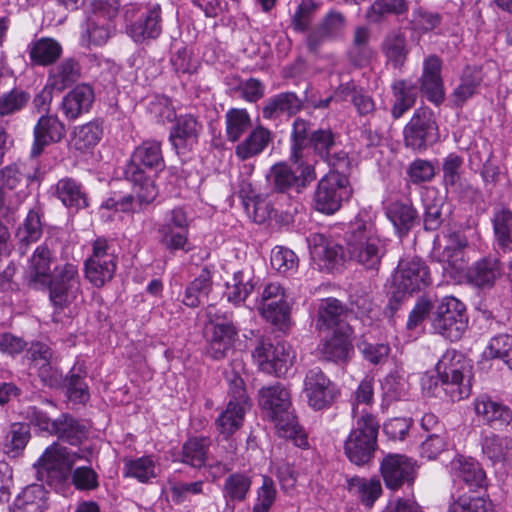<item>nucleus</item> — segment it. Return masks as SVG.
Listing matches in <instances>:
<instances>
[{
  "label": "nucleus",
  "instance_id": "obj_1",
  "mask_svg": "<svg viewBox=\"0 0 512 512\" xmlns=\"http://www.w3.org/2000/svg\"><path fill=\"white\" fill-rule=\"evenodd\" d=\"M26 274L30 287L48 291L49 301L56 310L70 306L81 290L78 266L71 262L56 264L55 254L47 243L34 250Z\"/></svg>",
  "mask_w": 512,
  "mask_h": 512
},
{
  "label": "nucleus",
  "instance_id": "obj_2",
  "mask_svg": "<svg viewBox=\"0 0 512 512\" xmlns=\"http://www.w3.org/2000/svg\"><path fill=\"white\" fill-rule=\"evenodd\" d=\"M164 168L161 145L157 141H144L131 155L125 169V177L133 185L134 193L141 204L152 203L157 195L155 176Z\"/></svg>",
  "mask_w": 512,
  "mask_h": 512
},
{
  "label": "nucleus",
  "instance_id": "obj_3",
  "mask_svg": "<svg viewBox=\"0 0 512 512\" xmlns=\"http://www.w3.org/2000/svg\"><path fill=\"white\" fill-rule=\"evenodd\" d=\"M348 259L365 270L378 271L385 256L386 240L378 234L375 224L356 218L345 233Z\"/></svg>",
  "mask_w": 512,
  "mask_h": 512
},
{
  "label": "nucleus",
  "instance_id": "obj_4",
  "mask_svg": "<svg viewBox=\"0 0 512 512\" xmlns=\"http://www.w3.org/2000/svg\"><path fill=\"white\" fill-rule=\"evenodd\" d=\"M435 369L440 385L435 382L434 395L440 396L443 391L453 402L470 395L469 365L462 354L447 350L438 360Z\"/></svg>",
  "mask_w": 512,
  "mask_h": 512
},
{
  "label": "nucleus",
  "instance_id": "obj_5",
  "mask_svg": "<svg viewBox=\"0 0 512 512\" xmlns=\"http://www.w3.org/2000/svg\"><path fill=\"white\" fill-rule=\"evenodd\" d=\"M291 163L278 162L266 175L271 190L290 200L298 197L317 177L314 164L308 160Z\"/></svg>",
  "mask_w": 512,
  "mask_h": 512
},
{
  "label": "nucleus",
  "instance_id": "obj_6",
  "mask_svg": "<svg viewBox=\"0 0 512 512\" xmlns=\"http://www.w3.org/2000/svg\"><path fill=\"white\" fill-rule=\"evenodd\" d=\"M207 354L215 360L224 358L234 348L238 339L239 327L234 321L232 312L207 308Z\"/></svg>",
  "mask_w": 512,
  "mask_h": 512
},
{
  "label": "nucleus",
  "instance_id": "obj_7",
  "mask_svg": "<svg viewBox=\"0 0 512 512\" xmlns=\"http://www.w3.org/2000/svg\"><path fill=\"white\" fill-rule=\"evenodd\" d=\"M430 284L429 268L422 259L417 257L401 259L393 275V285L396 291L389 299L388 308L394 313L407 295Z\"/></svg>",
  "mask_w": 512,
  "mask_h": 512
},
{
  "label": "nucleus",
  "instance_id": "obj_8",
  "mask_svg": "<svg viewBox=\"0 0 512 512\" xmlns=\"http://www.w3.org/2000/svg\"><path fill=\"white\" fill-rule=\"evenodd\" d=\"M379 427L375 416L362 411L344 445L345 454L352 463L362 466L372 459L377 447Z\"/></svg>",
  "mask_w": 512,
  "mask_h": 512
},
{
  "label": "nucleus",
  "instance_id": "obj_9",
  "mask_svg": "<svg viewBox=\"0 0 512 512\" xmlns=\"http://www.w3.org/2000/svg\"><path fill=\"white\" fill-rule=\"evenodd\" d=\"M431 325L435 333L459 340L468 327L465 305L453 296L444 297L432 312Z\"/></svg>",
  "mask_w": 512,
  "mask_h": 512
},
{
  "label": "nucleus",
  "instance_id": "obj_10",
  "mask_svg": "<svg viewBox=\"0 0 512 512\" xmlns=\"http://www.w3.org/2000/svg\"><path fill=\"white\" fill-rule=\"evenodd\" d=\"M118 262L115 244L104 237L96 238L92 243V253L85 260V275L95 287H102L112 280Z\"/></svg>",
  "mask_w": 512,
  "mask_h": 512
},
{
  "label": "nucleus",
  "instance_id": "obj_11",
  "mask_svg": "<svg viewBox=\"0 0 512 512\" xmlns=\"http://www.w3.org/2000/svg\"><path fill=\"white\" fill-rule=\"evenodd\" d=\"M252 357L262 372L280 377L292 367L296 353L286 342L274 344L270 339L260 338L257 340Z\"/></svg>",
  "mask_w": 512,
  "mask_h": 512
},
{
  "label": "nucleus",
  "instance_id": "obj_12",
  "mask_svg": "<svg viewBox=\"0 0 512 512\" xmlns=\"http://www.w3.org/2000/svg\"><path fill=\"white\" fill-rule=\"evenodd\" d=\"M75 458L88 459L87 455L78 453H74L73 458H71L66 448L53 443L46 448L35 464L38 480L50 486L64 482L72 469Z\"/></svg>",
  "mask_w": 512,
  "mask_h": 512
},
{
  "label": "nucleus",
  "instance_id": "obj_13",
  "mask_svg": "<svg viewBox=\"0 0 512 512\" xmlns=\"http://www.w3.org/2000/svg\"><path fill=\"white\" fill-rule=\"evenodd\" d=\"M351 196V188L346 176L339 173H329L317 185L314 194L315 209L331 215L338 211L344 200Z\"/></svg>",
  "mask_w": 512,
  "mask_h": 512
},
{
  "label": "nucleus",
  "instance_id": "obj_14",
  "mask_svg": "<svg viewBox=\"0 0 512 512\" xmlns=\"http://www.w3.org/2000/svg\"><path fill=\"white\" fill-rule=\"evenodd\" d=\"M405 146L423 151L438 139V126L434 113L428 107L415 110L403 130Z\"/></svg>",
  "mask_w": 512,
  "mask_h": 512
},
{
  "label": "nucleus",
  "instance_id": "obj_15",
  "mask_svg": "<svg viewBox=\"0 0 512 512\" xmlns=\"http://www.w3.org/2000/svg\"><path fill=\"white\" fill-rule=\"evenodd\" d=\"M303 393L315 411L329 408L337 398L336 385L319 368L310 369L304 378Z\"/></svg>",
  "mask_w": 512,
  "mask_h": 512
},
{
  "label": "nucleus",
  "instance_id": "obj_16",
  "mask_svg": "<svg viewBox=\"0 0 512 512\" xmlns=\"http://www.w3.org/2000/svg\"><path fill=\"white\" fill-rule=\"evenodd\" d=\"M380 473L390 490L396 491L404 485L412 486L417 475L416 461L406 455L388 454L381 461Z\"/></svg>",
  "mask_w": 512,
  "mask_h": 512
},
{
  "label": "nucleus",
  "instance_id": "obj_17",
  "mask_svg": "<svg viewBox=\"0 0 512 512\" xmlns=\"http://www.w3.org/2000/svg\"><path fill=\"white\" fill-rule=\"evenodd\" d=\"M162 30V8L158 3H147L139 19L127 26V33L137 43L157 39Z\"/></svg>",
  "mask_w": 512,
  "mask_h": 512
},
{
  "label": "nucleus",
  "instance_id": "obj_18",
  "mask_svg": "<svg viewBox=\"0 0 512 512\" xmlns=\"http://www.w3.org/2000/svg\"><path fill=\"white\" fill-rule=\"evenodd\" d=\"M310 254L322 270L333 271L348 259L347 250L341 245L328 241L323 235L308 238Z\"/></svg>",
  "mask_w": 512,
  "mask_h": 512
},
{
  "label": "nucleus",
  "instance_id": "obj_19",
  "mask_svg": "<svg viewBox=\"0 0 512 512\" xmlns=\"http://www.w3.org/2000/svg\"><path fill=\"white\" fill-rule=\"evenodd\" d=\"M441 70L442 61L438 56L430 55L424 59L420 89L427 100L437 106L442 104L445 99Z\"/></svg>",
  "mask_w": 512,
  "mask_h": 512
},
{
  "label": "nucleus",
  "instance_id": "obj_20",
  "mask_svg": "<svg viewBox=\"0 0 512 512\" xmlns=\"http://www.w3.org/2000/svg\"><path fill=\"white\" fill-rule=\"evenodd\" d=\"M65 134V125L56 115H42L33 130L31 156L38 157L46 146L60 142Z\"/></svg>",
  "mask_w": 512,
  "mask_h": 512
},
{
  "label": "nucleus",
  "instance_id": "obj_21",
  "mask_svg": "<svg viewBox=\"0 0 512 512\" xmlns=\"http://www.w3.org/2000/svg\"><path fill=\"white\" fill-rule=\"evenodd\" d=\"M450 476L453 486L458 489L467 486L469 489L482 487L485 481V472L480 464L472 458L457 456L450 462Z\"/></svg>",
  "mask_w": 512,
  "mask_h": 512
},
{
  "label": "nucleus",
  "instance_id": "obj_22",
  "mask_svg": "<svg viewBox=\"0 0 512 512\" xmlns=\"http://www.w3.org/2000/svg\"><path fill=\"white\" fill-rule=\"evenodd\" d=\"M251 408L250 398L229 397L226 408L220 413L215 421L218 432L228 439L238 431L244 422L247 411Z\"/></svg>",
  "mask_w": 512,
  "mask_h": 512
},
{
  "label": "nucleus",
  "instance_id": "obj_23",
  "mask_svg": "<svg viewBox=\"0 0 512 512\" xmlns=\"http://www.w3.org/2000/svg\"><path fill=\"white\" fill-rule=\"evenodd\" d=\"M334 132L329 128L313 130L310 135L308 154L310 150L330 166L337 167L340 162L346 161V154L338 152Z\"/></svg>",
  "mask_w": 512,
  "mask_h": 512
},
{
  "label": "nucleus",
  "instance_id": "obj_24",
  "mask_svg": "<svg viewBox=\"0 0 512 512\" xmlns=\"http://www.w3.org/2000/svg\"><path fill=\"white\" fill-rule=\"evenodd\" d=\"M202 125L192 115H182L177 118L171 129L169 139L178 154H184L198 143Z\"/></svg>",
  "mask_w": 512,
  "mask_h": 512
},
{
  "label": "nucleus",
  "instance_id": "obj_25",
  "mask_svg": "<svg viewBox=\"0 0 512 512\" xmlns=\"http://www.w3.org/2000/svg\"><path fill=\"white\" fill-rule=\"evenodd\" d=\"M503 274L501 261L495 257H484L476 261L467 271L470 284L481 289L492 288Z\"/></svg>",
  "mask_w": 512,
  "mask_h": 512
},
{
  "label": "nucleus",
  "instance_id": "obj_26",
  "mask_svg": "<svg viewBox=\"0 0 512 512\" xmlns=\"http://www.w3.org/2000/svg\"><path fill=\"white\" fill-rule=\"evenodd\" d=\"M273 141V134L262 125L251 129L247 136L235 147V155L241 160H249L262 154Z\"/></svg>",
  "mask_w": 512,
  "mask_h": 512
},
{
  "label": "nucleus",
  "instance_id": "obj_27",
  "mask_svg": "<svg viewBox=\"0 0 512 512\" xmlns=\"http://www.w3.org/2000/svg\"><path fill=\"white\" fill-rule=\"evenodd\" d=\"M51 435L73 446L82 444L89 435L87 425L69 413H62L54 419Z\"/></svg>",
  "mask_w": 512,
  "mask_h": 512
},
{
  "label": "nucleus",
  "instance_id": "obj_28",
  "mask_svg": "<svg viewBox=\"0 0 512 512\" xmlns=\"http://www.w3.org/2000/svg\"><path fill=\"white\" fill-rule=\"evenodd\" d=\"M94 102V91L88 84L77 85L62 100L61 110L69 120L89 112Z\"/></svg>",
  "mask_w": 512,
  "mask_h": 512
},
{
  "label": "nucleus",
  "instance_id": "obj_29",
  "mask_svg": "<svg viewBox=\"0 0 512 512\" xmlns=\"http://www.w3.org/2000/svg\"><path fill=\"white\" fill-rule=\"evenodd\" d=\"M114 31L113 21L105 17L87 14L86 22L81 32L80 42L83 47L102 46Z\"/></svg>",
  "mask_w": 512,
  "mask_h": 512
},
{
  "label": "nucleus",
  "instance_id": "obj_30",
  "mask_svg": "<svg viewBox=\"0 0 512 512\" xmlns=\"http://www.w3.org/2000/svg\"><path fill=\"white\" fill-rule=\"evenodd\" d=\"M380 49L387 65L395 69L402 68L409 54L405 33L400 29L388 32L381 42Z\"/></svg>",
  "mask_w": 512,
  "mask_h": 512
},
{
  "label": "nucleus",
  "instance_id": "obj_31",
  "mask_svg": "<svg viewBox=\"0 0 512 512\" xmlns=\"http://www.w3.org/2000/svg\"><path fill=\"white\" fill-rule=\"evenodd\" d=\"M253 475L249 471H236L227 475L223 481L222 495L226 503H242L251 491Z\"/></svg>",
  "mask_w": 512,
  "mask_h": 512
},
{
  "label": "nucleus",
  "instance_id": "obj_32",
  "mask_svg": "<svg viewBox=\"0 0 512 512\" xmlns=\"http://www.w3.org/2000/svg\"><path fill=\"white\" fill-rule=\"evenodd\" d=\"M474 406L476 414L493 427L507 426L512 420L511 409L488 396L477 398Z\"/></svg>",
  "mask_w": 512,
  "mask_h": 512
},
{
  "label": "nucleus",
  "instance_id": "obj_33",
  "mask_svg": "<svg viewBox=\"0 0 512 512\" xmlns=\"http://www.w3.org/2000/svg\"><path fill=\"white\" fill-rule=\"evenodd\" d=\"M346 488L349 494L356 498L366 508H372L383 492L379 479L359 476L348 478L346 480Z\"/></svg>",
  "mask_w": 512,
  "mask_h": 512
},
{
  "label": "nucleus",
  "instance_id": "obj_34",
  "mask_svg": "<svg viewBox=\"0 0 512 512\" xmlns=\"http://www.w3.org/2000/svg\"><path fill=\"white\" fill-rule=\"evenodd\" d=\"M391 88L394 98L391 114L399 119L415 105L419 87L411 80L400 79L394 81Z\"/></svg>",
  "mask_w": 512,
  "mask_h": 512
},
{
  "label": "nucleus",
  "instance_id": "obj_35",
  "mask_svg": "<svg viewBox=\"0 0 512 512\" xmlns=\"http://www.w3.org/2000/svg\"><path fill=\"white\" fill-rule=\"evenodd\" d=\"M302 107V102L293 92L279 93L266 101L262 109L263 118L268 120L278 119L281 116L291 117Z\"/></svg>",
  "mask_w": 512,
  "mask_h": 512
},
{
  "label": "nucleus",
  "instance_id": "obj_36",
  "mask_svg": "<svg viewBox=\"0 0 512 512\" xmlns=\"http://www.w3.org/2000/svg\"><path fill=\"white\" fill-rule=\"evenodd\" d=\"M259 284L256 278L249 270H240L233 274L231 281L226 284V296L230 303L240 305L255 291Z\"/></svg>",
  "mask_w": 512,
  "mask_h": 512
},
{
  "label": "nucleus",
  "instance_id": "obj_37",
  "mask_svg": "<svg viewBox=\"0 0 512 512\" xmlns=\"http://www.w3.org/2000/svg\"><path fill=\"white\" fill-rule=\"evenodd\" d=\"M47 508V491L43 485L25 487L16 497L10 512H44Z\"/></svg>",
  "mask_w": 512,
  "mask_h": 512
},
{
  "label": "nucleus",
  "instance_id": "obj_38",
  "mask_svg": "<svg viewBox=\"0 0 512 512\" xmlns=\"http://www.w3.org/2000/svg\"><path fill=\"white\" fill-rule=\"evenodd\" d=\"M349 331L348 326H340V328H335L332 331L320 348L325 359L338 362L344 361L347 358L351 350Z\"/></svg>",
  "mask_w": 512,
  "mask_h": 512
},
{
  "label": "nucleus",
  "instance_id": "obj_39",
  "mask_svg": "<svg viewBox=\"0 0 512 512\" xmlns=\"http://www.w3.org/2000/svg\"><path fill=\"white\" fill-rule=\"evenodd\" d=\"M259 403L270 415H279L291 407L290 393L280 383L263 387L259 392Z\"/></svg>",
  "mask_w": 512,
  "mask_h": 512
},
{
  "label": "nucleus",
  "instance_id": "obj_40",
  "mask_svg": "<svg viewBox=\"0 0 512 512\" xmlns=\"http://www.w3.org/2000/svg\"><path fill=\"white\" fill-rule=\"evenodd\" d=\"M81 75V66L74 58H65L49 70L47 82L57 91L74 84Z\"/></svg>",
  "mask_w": 512,
  "mask_h": 512
},
{
  "label": "nucleus",
  "instance_id": "obj_41",
  "mask_svg": "<svg viewBox=\"0 0 512 512\" xmlns=\"http://www.w3.org/2000/svg\"><path fill=\"white\" fill-rule=\"evenodd\" d=\"M370 31L364 26L355 29L352 44L347 52L350 63L355 67L367 66L373 55L374 50L370 46Z\"/></svg>",
  "mask_w": 512,
  "mask_h": 512
},
{
  "label": "nucleus",
  "instance_id": "obj_42",
  "mask_svg": "<svg viewBox=\"0 0 512 512\" xmlns=\"http://www.w3.org/2000/svg\"><path fill=\"white\" fill-rule=\"evenodd\" d=\"M484 455L493 464H506L512 461V438L491 433L482 442Z\"/></svg>",
  "mask_w": 512,
  "mask_h": 512
},
{
  "label": "nucleus",
  "instance_id": "obj_43",
  "mask_svg": "<svg viewBox=\"0 0 512 512\" xmlns=\"http://www.w3.org/2000/svg\"><path fill=\"white\" fill-rule=\"evenodd\" d=\"M56 195L58 199L69 208L76 210L88 207V198L80 182L65 177L56 184Z\"/></svg>",
  "mask_w": 512,
  "mask_h": 512
},
{
  "label": "nucleus",
  "instance_id": "obj_44",
  "mask_svg": "<svg viewBox=\"0 0 512 512\" xmlns=\"http://www.w3.org/2000/svg\"><path fill=\"white\" fill-rule=\"evenodd\" d=\"M28 52L34 65L48 66L60 58L62 46L53 38L43 37L32 42L28 47Z\"/></svg>",
  "mask_w": 512,
  "mask_h": 512
},
{
  "label": "nucleus",
  "instance_id": "obj_45",
  "mask_svg": "<svg viewBox=\"0 0 512 512\" xmlns=\"http://www.w3.org/2000/svg\"><path fill=\"white\" fill-rule=\"evenodd\" d=\"M493 232L495 245L503 253L512 252V211L499 208L493 214Z\"/></svg>",
  "mask_w": 512,
  "mask_h": 512
},
{
  "label": "nucleus",
  "instance_id": "obj_46",
  "mask_svg": "<svg viewBox=\"0 0 512 512\" xmlns=\"http://www.w3.org/2000/svg\"><path fill=\"white\" fill-rule=\"evenodd\" d=\"M422 202L424 206V228L435 231L443 223V207L445 199L435 188L426 189L423 194Z\"/></svg>",
  "mask_w": 512,
  "mask_h": 512
},
{
  "label": "nucleus",
  "instance_id": "obj_47",
  "mask_svg": "<svg viewBox=\"0 0 512 512\" xmlns=\"http://www.w3.org/2000/svg\"><path fill=\"white\" fill-rule=\"evenodd\" d=\"M386 216L400 237L406 235L414 226L418 213L410 203L393 202L386 209Z\"/></svg>",
  "mask_w": 512,
  "mask_h": 512
},
{
  "label": "nucleus",
  "instance_id": "obj_48",
  "mask_svg": "<svg viewBox=\"0 0 512 512\" xmlns=\"http://www.w3.org/2000/svg\"><path fill=\"white\" fill-rule=\"evenodd\" d=\"M311 132L313 129L310 121L302 118L294 120L291 132L290 161L307 160Z\"/></svg>",
  "mask_w": 512,
  "mask_h": 512
},
{
  "label": "nucleus",
  "instance_id": "obj_49",
  "mask_svg": "<svg viewBox=\"0 0 512 512\" xmlns=\"http://www.w3.org/2000/svg\"><path fill=\"white\" fill-rule=\"evenodd\" d=\"M260 310L261 315L270 323L283 330L290 321V302L286 293L283 299L277 298L255 304Z\"/></svg>",
  "mask_w": 512,
  "mask_h": 512
},
{
  "label": "nucleus",
  "instance_id": "obj_50",
  "mask_svg": "<svg viewBox=\"0 0 512 512\" xmlns=\"http://www.w3.org/2000/svg\"><path fill=\"white\" fill-rule=\"evenodd\" d=\"M252 121L246 109L231 108L225 114V134L229 142H239L251 130Z\"/></svg>",
  "mask_w": 512,
  "mask_h": 512
},
{
  "label": "nucleus",
  "instance_id": "obj_51",
  "mask_svg": "<svg viewBox=\"0 0 512 512\" xmlns=\"http://www.w3.org/2000/svg\"><path fill=\"white\" fill-rule=\"evenodd\" d=\"M211 441L206 437L189 438L182 446L180 461L193 468H201L207 460Z\"/></svg>",
  "mask_w": 512,
  "mask_h": 512
},
{
  "label": "nucleus",
  "instance_id": "obj_52",
  "mask_svg": "<svg viewBox=\"0 0 512 512\" xmlns=\"http://www.w3.org/2000/svg\"><path fill=\"white\" fill-rule=\"evenodd\" d=\"M124 476L147 483L157 477L156 461L153 456H142L139 458H124Z\"/></svg>",
  "mask_w": 512,
  "mask_h": 512
},
{
  "label": "nucleus",
  "instance_id": "obj_53",
  "mask_svg": "<svg viewBox=\"0 0 512 512\" xmlns=\"http://www.w3.org/2000/svg\"><path fill=\"white\" fill-rule=\"evenodd\" d=\"M212 289L211 271L204 267L199 275L187 286L183 303L191 308L198 307L202 298L207 297Z\"/></svg>",
  "mask_w": 512,
  "mask_h": 512
},
{
  "label": "nucleus",
  "instance_id": "obj_54",
  "mask_svg": "<svg viewBox=\"0 0 512 512\" xmlns=\"http://www.w3.org/2000/svg\"><path fill=\"white\" fill-rule=\"evenodd\" d=\"M482 82L481 73L475 69H466L461 77L460 84L451 94V102L454 107L461 108L464 103L473 97Z\"/></svg>",
  "mask_w": 512,
  "mask_h": 512
},
{
  "label": "nucleus",
  "instance_id": "obj_55",
  "mask_svg": "<svg viewBox=\"0 0 512 512\" xmlns=\"http://www.w3.org/2000/svg\"><path fill=\"white\" fill-rule=\"evenodd\" d=\"M102 134L103 130L99 123H86L74 129L71 145L82 153L88 152L99 143Z\"/></svg>",
  "mask_w": 512,
  "mask_h": 512
},
{
  "label": "nucleus",
  "instance_id": "obj_56",
  "mask_svg": "<svg viewBox=\"0 0 512 512\" xmlns=\"http://www.w3.org/2000/svg\"><path fill=\"white\" fill-rule=\"evenodd\" d=\"M468 241L465 235L460 232L448 234V244L442 253V260L455 271H462L465 267L463 250L467 247Z\"/></svg>",
  "mask_w": 512,
  "mask_h": 512
},
{
  "label": "nucleus",
  "instance_id": "obj_57",
  "mask_svg": "<svg viewBox=\"0 0 512 512\" xmlns=\"http://www.w3.org/2000/svg\"><path fill=\"white\" fill-rule=\"evenodd\" d=\"M345 315V308L336 298H327L321 301L318 308V325L327 328H340Z\"/></svg>",
  "mask_w": 512,
  "mask_h": 512
},
{
  "label": "nucleus",
  "instance_id": "obj_58",
  "mask_svg": "<svg viewBox=\"0 0 512 512\" xmlns=\"http://www.w3.org/2000/svg\"><path fill=\"white\" fill-rule=\"evenodd\" d=\"M42 214L40 209H30L24 222L16 232V237L21 243L30 244L40 239L43 233Z\"/></svg>",
  "mask_w": 512,
  "mask_h": 512
},
{
  "label": "nucleus",
  "instance_id": "obj_59",
  "mask_svg": "<svg viewBox=\"0 0 512 512\" xmlns=\"http://www.w3.org/2000/svg\"><path fill=\"white\" fill-rule=\"evenodd\" d=\"M485 354L492 359L502 361L512 370V335L500 333L493 336L488 343Z\"/></svg>",
  "mask_w": 512,
  "mask_h": 512
},
{
  "label": "nucleus",
  "instance_id": "obj_60",
  "mask_svg": "<svg viewBox=\"0 0 512 512\" xmlns=\"http://www.w3.org/2000/svg\"><path fill=\"white\" fill-rule=\"evenodd\" d=\"M160 243L170 252L191 250L189 230H174L168 225H161L158 229Z\"/></svg>",
  "mask_w": 512,
  "mask_h": 512
},
{
  "label": "nucleus",
  "instance_id": "obj_61",
  "mask_svg": "<svg viewBox=\"0 0 512 512\" xmlns=\"http://www.w3.org/2000/svg\"><path fill=\"white\" fill-rule=\"evenodd\" d=\"M447 512H494V508L489 499L463 494L453 499Z\"/></svg>",
  "mask_w": 512,
  "mask_h": 512
},
{
  "label": "nucleus",
  "instance_id": "obj_62",
  "mask_svg": "<svg viewBox=\"0 0 512 512\" xmlns=\"http://www.w3.org/2000/svg\"><path fill=\"white\" fill-rule=\"evenodd\" d=\"M244 369V363L241 359H233L225 370L224 376L229 386V397L249 398L242 378Z\"/></svg>",
  "mask_w": 512,
  "mask_h": 512
},
{
  "label": "nucleus",
  "instance_id": "obj_63",
  "mask_svg": "<svg viewBox=\"0 0 512 512\" xmlns=\"http://www.w3.org/2000/svg\"><path fill=\"white\" fill-rule=\"evenodd\" d=\"M277 498L275 482L269 476L262 477V484L256 490V497L251 512H270Z\"/></svg>",
  "mask_w": 512,
  "mask_h": 512
},
{
  "label": "nucleus",
  "instance_id": "obj_64",
  "mask_svg": "<svg viewBox=\"0 0 512 512\" xmlns=\"http://www.w3.org/2000/svg\"><path fill=\"white\" fill-rule=\"evenodd\" d=\"M85 374L81 368L73 367L68 376L67 394L70 401L74 403L85 404L90 398Z\"/></svg>",
  "mask_w": 512,
  "mask_h": 512
}]
</instances>
